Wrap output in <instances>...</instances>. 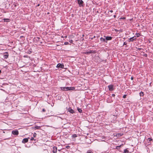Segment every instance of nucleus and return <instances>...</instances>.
<instances>
[{
    "label": "nucleus",
    "mask_w": 153,
    "mask_h": 153,
    "mask_svg": "<svg viewBox=\"0 0 153 153\" xmlns=\"http://www.w3.org/2000/svg\"><path fill=\"white\" fill-rule=\"evenodd\" d=\"M4 22H9V19H4Z\"/></svg>",
    "instance_id": "obj_17"
},
{
    "label": "nucleus",
    "mask_w": 153,
    "mask_h": 153,
    "mask_svg": "<svg viewBox=\"0 0 153 153\" xmlns=\"http://www.w3.org/2000/svg\"><path fill=\"white\" fill-rule=\"evenodd\" d=\"M73 136L74 137H77V135L76 134H74L73 135Z\"/></svg>",
    "instance_id": "obj_20"
},
{
    "label": "nucleus",
    "mask_w": 153,
    "mask_h": 153,
    "mask_svg": "<svg viewBox=\"0 0 153 153\" xmlns=\"http://www.w3.org/2000/svg\"><path fill=\"white\" fill-rule=\"evenodd\" d=\"M68 111L71 113H74V111L71 108H69L68 109Z\"/></svg>",
    "instance_id": "obj_8"
},
{
    "label": "nucleus",
    "mask_w": 153,
    "mask_h": 153,
    "mask_svg": "<svg viewBox=\"0 0 153 153\" xmlns=\"http://www.w3.org/2000/svg\"><path fill=\"white\" fill-rule=\"evenodd\" d=\"M60 88L62 90L65 91L73 90L74 89V87H61Z\"/></svg>",
    "instance_id": "obj_1"
},
{
    "label": "nucleus",
    "mask_w": 153,
    "mask_h": 153,
    "mask_svg": "<svg viewBox=\"0 0 153 153\" xmlns=\"http://www.w3.org/2000/svg\"><path fill=\"white\" fill-rule=\"evenodd\" d=\"M42 111L43 112H45V110L44 108L42 109Z\"/></svg>",
    "instance_id": "obj_24"
},
{
    "label": "nucleus",
    "mask_w": 153,
    "mask_h": 153,
    "mask_svg": "<svg viewBox=\"0 0 153 153\" xmlns=\"http://www.w3.org/2000/svg\"><path fill=\"white\" fill-rule=\"evenodd\" d=\"M140 96H142L143 95V92H141L140 93Z\"/></svg>",
    "instance_id": "obj_16"
},
{
    "label": "nucleus",
    "mask_w": 153,
    "mask_h": 153,
    "mask_svg": "<svg viewBox=\"0 0 153 153\" xmlns=\"http://www.w3.org/2000/svg\"><path fill=\"white\" fill-rule=\"evenodd\" d=\"M28 141V139L27 138H25L24 139L22 140V143H26Z\"/></svg>",
    "instance_id": "obj_6"
},
{
    "label": "nucleus",
    "mask_w": 153,
    "mask_h": 153,
    "mask_svg": "<svg viewBox=\"0 0 153 153\" xmlns=\"http://www.w3.org/2000/svg\"><path fill=\"white\" fill-rule=\"evenodd\" d=\"M136 35L137 37H139L140 36V34L139 33H137Z\"/></svg>",
    "instance_id": "obj_22"
},
{
    "label": "nucleus",
    "mask_w": 153,
    "mask_h": 153,
    "mask_svg": "<svg viewBox=\"0 0 153 153\" xmlns=\"http://www.w3.org/2000/svg\"><path fill=\"white\" fill-rule=\"evenodd\" d=\"M112 37L111 36H106V40H110L112 39Z\"/></svg>",
    "instance_id": "obj_11"
},
{
    "label": "nucleus",
    "mask_w": 153,
    "mask_h": 153,
    "mask_svg": "<svg viewBox=\"0 0 153 153\" xmlns=\"http://www.w3.org/2000/svg\"><path fill=\"white\" fill-rule=\"evenodd\" d=\"M109 90L110 91H112L114 90L113 86V85H111L108 86Z\"/></svg>",
    "instance_id": "obj_2"
},
{
    "label": "nucleus",
    "mask_w": 153,
    "mask_h": 153,
    "mask_svg": "<svg viewBox=\"0 0 153 153\" xmlns=\"http://www.w3.org/2000/svg\"><path fill=\"white\" fill-rule=\"evenodd\" d=\"M77 110H78V111L79 112H80V113H81V112H82V109H80V108H77Z\"/></svg>",
    "instance_id": "obj_15"
},
{
    "label": "nucleus",
    "mask_w": 153,
    "mask_h": 153,
    "mask_svg": "<svg viewBox=\"0 0 153 153\" xmlns=\"http://www.w3.org/2000/svg\"><path fill=\"white\" fill-rule=\"evenodd\" d=\"M115 94H112V96L113 97H114L115 96Z\"/></svg>",
    "instance_id": "obj_31"
},
{
    "label": "nucleus",
    "mask_w": 153,
    "mask_h": 153,
    "mask_svg": "<svg viewBox=\"0 0 153 153\" xmlns=\"http://www.w3.org/2000/svg\"><path fill=\"white\" fill-rule=\"evenodd\" d=\"M68 44V42H65V45H67V44Z\"/></svg>",
    "instance_id": "obj_28"
},
{
    "label": "nucleus",
    "mask_w": 153,
    "mask_h": 153,
    "mask_svg": "<svg viewBox=\"0 0 153 153\" xmlns=\"http://www.w3.org/2000/svg\"><path fill=\"white\" fill-rule=\"evenodd\" d=\"M116 16H115V15H114V18H115V17H116Z\"/></svg>",
    "instance_id": "obj_34"
},
{
    "label": "nucleus",
    "mask_w": 153,
    "mask_h": 153,
    "mask_svg": "<svg viewBox=\"0 0 153 153\" xmlns=\"http://www.w3.org/2000/svg\"><path fill=\"white\" fill-rule=\"evenodd\" d=\"M126 97V95H124L123 97L124 98H125Z\"/></svg>",
    "instance_id": "obj_21"
},
{
    "label": "nucleus",
    "mask_w": 153,
    "mask_h": 153,
    "mask_svg": "<svg viewBox=\"0 0 153 153\" xmlns=\"http://www.w3.org/2000/svg\"><path fill=\"white\" fill-rule=\"evenodd\" d=\"M123 134H121V133H118L116 134V136L117 137H119L122 136L123 135Z\"/></svg>",
    "instance_id": "obj_13"
},
{
    "label": "nucleus",
    "mask_w": 153,
    "mask_h": 153,
    "mask_svg": "<svg viewBox=\"0 0 153 153\" xmlns=\"http://www.w3.org/2000/svg\"><path fill=\"white\" fill-rule=\"evenodd\" d=\"M131 79L133 80V77H131Z\"/></svg>",
    "instance_id": "obj_33"
},
{
    "label": "nucleus",
    "mask_w": 153,
    "mask_h": 153,
    "mask_svg": "<svg viewBox=\"0 0 153 153\" xmlns=\"http://www.w3.org/2000/svg\"><path fill=\"white\" fill-rule=\"evenodd\" d=\"M8 54L7 53H6L4 55L3 57L4 59H7L8 57Z\"/></svg>",
    "instance_id": "obj_9"
},
{
    "label": "nucleus",
    "mask_w": 153,
    "mask_h": 153,
    "mask_svg": "<svg viewBox=\"0 0 153 153\" xmlns=\"http://www.w3.org/2000/svg\"><path fill=\"white\" fill-rule=\"evenodd\" d=\"M40 127V126H37L35 127V128H36V129H37L39 128Z\"/></svg>",
    "instance_id": "obj_19"
},
{
    "label": "nucleus",
    "mask_w": 153,
    "mask_h": 153,
    "mask_svg": "<svg viewBox=\"0 0 153 153\" xmlns=\"http://www.w3.org/2000/svg\"><path fill=\"white\" fill-rule=\"evenodd\" d=\"M109 14L110 15V16L111 15L110 13H109Z\"/></svg>",
    "instance_id": "obj_36"
},
{
    "label": "nucleus",
    "mask_w": 153,
    "mask_h": 153,
    "mask_svg": "<svg viewBox=\"0 0 153 153\" xmlns=\"http://www.w3.org/2000/svg\"><path fill=\"white\" fill-rule=\"evenodd\" d=\"M113 12V10H111L110 11V12L111 13H112V12Z\"/></svg>",
    "instance_id": "obj_30"
},
{
    "label": "nucleus",
    "mask_w": 153,
    "mask_h": 153,
    "mask_svg": "<svg viewBox=\"0 0 153 153\" xmlns=\"http://www.w3.org/2000/svg\"><path fill=\"white\" fill-rule=\"evenodd\" d=\"M1 71L0 70V74L1 73Z\"/></svg>",
    "instance_id": "obj_35"
},
{
    "label": "nucleus",
    "mask_w": 153,
    "mask_h": 153,
    "mask_svg": "<svg viewBox=\"0 0 153 153\" xmlns=\"http://www.w3.org/2000/svg\"><path fill=\"white\" fill-rule=\"evenodd\" d=\"M36 133H34L33 134V136L34 137H35L36 136Z\"/></svg>",
    "instance_id": "obj_25"
},
{
    "label": "nucleus",
    "mask_w": 153,
    "mask_h": 153,
    "mask_svg": "<svg viewBox=\"0 0 153 153\" xmlns=\"http://www.w3.org/2000/svg\"><path fill=\"white\" fill-rule=\"evenodd\" d=\"M136 39L135 36H134L130 38L129 39V42H132L133 41Z\"/></svg>",
    "instance_id": "obj_7"
},
{
    "label": "nucleus",
    "mask_w": 153,
    "mask_h": 153,
    "mask_svg": "<svg viewBox=\"0 0 153 153\" xmlns=\"http://www.w3.org/2000/svg\"><path fill=\"white\" fill-rule=\"evenodd\" d=\"M73 41L72 39L70 40L69 41V42L71 43H72Z\"/></svg>",
    "instance_id": "obj_23"
},
{
    "label": "nucleus",
    "mask_w": 153,
    "mask_h": 153,
    "mask_svg": "<svg viewBox=\"0 0 153 153\" xmlns=\"http://www.w3.org/2000/svg\"><path fill=\"white\" fill-rule=\"evenodd\" d=\"M148 139H149V141H151L152 140V139L151 138H148Z\"/></svg>",
    "instance_id": "obj_26"
},
{
    "label": "nucleus",
    "mask_w": 153,
    "mask_h": 153,
    "mask_svg": "<svg viewBox=\"0 0 153 153\" xmlns=\"http://www.w3.org/2000/svg\"><path fill=\"white\" fill-rule=\"evenodd\" d=\"M144 56H147V54H145Z\"/></svg>",
    "instance_id": "obj_32"
},
{
    "label": "nucleus",
    "mask_w": 153,
    "mask_h": 153,
    "mask_svg": "<svg viewBox=\"0 0 153 153\" xmlns=\"http://www.w3.org/2000/svg\"><path fill=\"white\" fill-rule=\"evenodd\" d=\"M126 42H124L123 43V45H126Z\"/></svg>",
    "instance_id": "obj_29"
},
{
    "label": "nucleus",
    "mask_w": 153,
    "mask_h": 153,
    "mask_svg": "<svg viewBox=\"0 0 153 153\" xmlns=\"http://www.w3.org/2000/svg\"><path fill=\"white\" fill-rule=\"evenodd\" d=\"M93 52L92 51H89L85 52L84 53L86 54H90L91 53Z\"/></svg>",
    "instance_id": "obj_12"
},
{
    "label": "nucleus",
    "mask_w": 153,
    "mask_h": 153,
    "mask_svg": "<svg viewBox=\"0 0 153 153\" xmlns=\"http://www.w3.org/2000/svg\"><path fill=\"white\" fill-rule=\"evenodd\" d=\"M86 153H93L90 150H88Z\"/></svg>",
    "instance_id": "obj_18"
},
{
    "label": "nucleus",
    "mask_w": 153,
    "mask_h": 153,
    "mask_svg": "<svg viewBox=\"0 0 153 153\" xmlns=\"http://www.w3.org/2000/svg\"><path fill=\"white\" fill-rule=\"evenodd\" d=\"M78 3L79 5H82L83 3V1L82 0H78Z\"/></svg>",
    "instance_id": "obj_10"
},
{
    "label": "nucleus",
    "mask_w": 153,
    "mask_h": 153,
    "mask_svg": "<svg viewBox=\"0 0 153 153\" xmlns=\"http://www.w3.org/2000/svg\"><path fill=\"white\" fill-rule=\"evenodd\" d=\"M56 67L63 68L64 67V65L63 64L59 63L57 65Z\"/></svg>",
    "instance_id": "obj_3"
},
{
    "label": "nucleus",
    "mask_w": 153,
    "mask_h": 153,
    "mask_svg": "<svg viewBox=\"0 0 153 153\" xmlns=\"http://www.w3.org/2000/svg\"><path fill=\"white\" fill-rule=\"evenodd\" d=\"M12 134L13 135H18L19 134V131L17 130L12 131Z\"/></svg>",
    "instance_id": "obj_4"
},
{
    "label": "nucleus",
    "mask_w": 153,
    "mask_h": 153,
    "mask_svg": "<svg viewBox=\"0 0 153 153\" xmlns=\"http://www.w3.org/2000/svg\"><path fill=\"white\" fill-rule=\"evenodd\" d=\"M52 150V152H53V153H56L57 150V148L55 146L53 147V148Z\"/></svg>",
    "instance_id": "obj_5"
},
{
    "label": "nucleus",
    "mask_w": 153,
    "mask_h": 153,
    "mask_svg": "<svg viewBox=\"0 0 153 153\" xmlns=\"http://www.w3.org/2000/svg\"><path fill=\"white\" fill-rule=\"evenodd\" d=\"M129 151L127 150L126 149H125L124 150L123 153H128Z\"/></svg>",
    "instance_id": "obj_14"
},
{
    "label": "nucleus",
    "mask_w": 153,
    "mask_h": 153,
    "mask_svg": "<svg viewBox=\"0 0 153 153\" xmlns=\"http://www.w3.org/2000/svg\"><path fill=\"white\" fill-rule=\"evenodd\" d=\"M33 139H34L33 138V137H31V138L30 139V140H33Z\"/></svg>",
    "instance_id": "obj_27"
}]
</instances>
